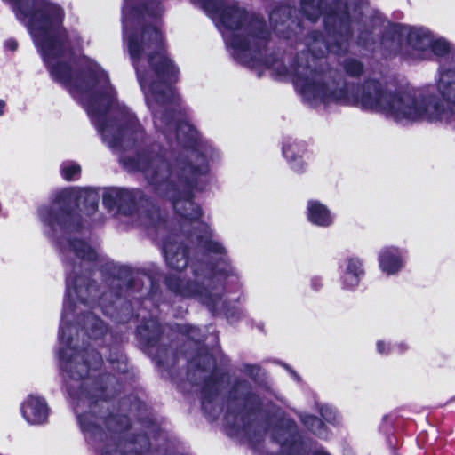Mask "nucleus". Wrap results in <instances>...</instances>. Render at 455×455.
<instances>
[{"mask_svg": "<svg viewBox=\"0 0 455 455\" xmlns=\"http://www.w3.org/2000/svg\"><path fill=\"white\" fill-rule=\"evenodd\" d=\"M59 339L65 344L58 351L59 359L68 363L66 371L69 378L79 381L78 386L68 384V393L73 399L88 404L89 410L77 415L82 431L89 434L94 442L103 443L100 455H147L151 448L147 433H135L130 437V443L140 444V449L123 451L120 448L118 435L131 428V421L125 414L111 412L108 405V401L122 392L119 379L108 372L91 376L92 371L102 365L101 354L89 345L82 349L72 347L73 339L66 336V327L60 328Z\"/></svg>", "mask_w": 455, "mask_h": 455, "instance_id": "nucleus-1", "label": "nucleus"}, {"mask_svg": "<svg viewBox=\"0 0 455 455\" xmlns=\"http://www.w3.org/2000/svg\"><path fill=\"white\" fill-rule=\"evenodd\" d=\"M292 82L302 95L323 104L360 106L395 121H434L440 119L444 112L443 104L432 96L417 99L404 91L391 92L372 78L362 84L349 83L337 72L320 75L308 63L295 61Z\"/></svg>", "mask_w": 455, "mask_h": 455, "instance_id": "nucleus-2", "label": "nucleus"}, {"mask_svg": "<svg viewBox=\"0 0 455 455\" xmlns=\"http://www.w3.org/2000/svg\"><path fill=\"white\" fill-rule=\"evenodd\" d=\"M173 133L183 148L195 153L196 163L185 156L168 162L143 148L135 156L124 157L123 164L131 171L143 172L155 192L168 199L180 217L193 222L203 216L201 206L195 202V191L203 192L207 185L204 178L210 172L209 160L206 154L197 149L200 138L193 124L180 120Z\"/></svg>", "mask_w": 455, "mask_h": 455, "instance_id": "nucleus-3", "label": "nucleus"}, {"mask_svg": "<svg viewBox=\"0 0 455 455\" xmlns=\"http://www.w3.org/2000/svg\"><path fill=\"white\" fill-rule=\"evenodd\" d=\"M125 39L132 64L143 92L161 107L176 103L174 85L180 68L167 55L164 35L156 26L144 23L126 28Z\"/></svg>", "mask_w": 455, "mask_h": 455, "instance_id": "nucleus-4", "label": "nucleus"}, {"mask_svg": "<svg viewBox=\"0 0 455 455\" xmlns=\"http://www.w3.org/2000/svg\"><path fill=\"white\" fill-rule=\"evenodd\" d=\"M220 20L228 30L236 31L244 28L245 34L233 33L229 44L234 50L235 60L243 66H265L271 68L275 58L267 55L271 32L263 18L252 15L237 4L227 5L220 16Z\"/></svg>", "mask_w": 455, "mask_h": 455, "instance_id": "nucleus-5", "label": "nucleus"}, {"mask_svg": "<svg viewBox=\"0 0 455 455\" xmlns=\"http://www.w3.org/2000/svg\"><path fill=\"white\" fill-rule=\"evenodd\" d=\"M302 15L311 23L323 17V27L326 35L333 39L325 44L324 35L319 29L311 30L307 37L312 43L323 44L326 50L337 55L349 52V43L354 36L353 17L347 2L328 7L327 0H299Z\"/></svg>", "mask_w": 455, "mask_h": 455, "instance_id": "nucleus-6", "label": "nucleus"}, {"mask_svg": "<svg viewBox=\"0 0 455 455\" xmlns=\"http://www.w3.org/2000/svg\"><path fill=\"white\" fill-rule=\"evenodd\" d=\"M81 204L86 214H94L99 207V196L95 193L83 196L80 190L65 188L55 195L49 205L39 207L37 212L42 223L53 232L81 233L84 228Z\"/></svg>", "mask_w": 455, "mask_h": 455, "instance_id": "nucleus-7", "label": "nucleus"}, {"mask_svg": "<svg viewBox=\"0 0 455 455\" xmlns=\"http://www.w3.org/2000/svg\"><path fill=\"white\" fill-rule=\"evenodd\" d=\"M105 273L109 277L121 282L110 298L106 300L100 298V306L104 315L117 324H125L133 320H138L143 312L149 314L150 310L145 306V299L137 297L135 291L138 286L132 267L125 265L108 263L105 266Z\"/></svg>", "mask_w": 455, "mask_h": 455, "instance_id": "nucleus-8", "label": "nucleus"}, {"mask_svg": "<svg viewBox=\"0 0 455 455\" xmlns=\"http://www.w3.org/2000/svg\"><path fill=\"white\" fill-rule=\"evenodd\" d=\"M102 203L108 210L116 209L124 216L138 215L155 229L166 222L157 204L140 188H109L103 193Z\"/></svg>", "mask_w": 455, "mask_h": 455, "instance_id": "nucleus-9", "label": "nucleus"}, {"mask_svg": "<svg viewBox=\"0 0 455 455\" xmlns=\"http://www.w3.org/2000/svg\"><path fill=\"white\" fill-rule=\"evenodd\" d=\"M225 417H232L231 427L249 433L263 411V402L252 384L244 378H235L225 395Z\"/></svg>", "mask_w": 455, "mask_h": 455, "instance_id": "nucleus-10", "label": "nucleus"}, {"mask_svg": "<svg viewBox=\"0 0 455 455\" xmlns=\"http://www.w3.org/2000/svg\"><path fill=\"white\" fill-rule=\"evenodd\" d=\"M135 337L140 348L148 353L159 368L172 371L179 362V352L172 347V339L165 335L164 326L153 317L146 318L137 325Z\"/></svg>", "mask_w": 455, "mask_h": 455, "instance_id": "nucleus-11", "label": "nucleus"}, {"mask_svg": "<svg viewBox=\"0 0 455 455\" xmlns=\"http://www.w3.org/2000/svg\"><path fill=\"white\" fill-rule=\"evenodd\" d=\"M68 43H59L56 40L46 42L44 47L39 48L41 57L51 78L64 87H68L73 83V68L68 61L59 59L65 56Z\"/></svg>", "mask_w": 455, "mask_h": 455, "instance_id": "nucleus-12", "label": "nucleus"}, {"mask_svg": "<svg viewBox=\"0 0 455 455\" xmlns=\"http://www.w3.org/2000/svg\"><path fill=\"white\" fill-rule=\"evenodd\" d=\"M163 283L168 291L182 299H211L212 293L204 283L168 274Z\"/></svg>", "mask_w": 455, "mask_h": 455, "instance_id": "nucleus-13", "label": "nucleus"}, {"mask_svg": "<svg viewBox=\"0 0 455 455\" xmlns=\"http://www.w3.org/2000/svg\"><path fill=\"white\" fill-rule=\"evenodd\" d=\"M198 230L200 234L196 235V241L202 249L208 253L220 255L217 262L221 263L223 267L216 270L217 275L225 277L234 275L235 267L231 265L230 259L227 255L228 251L221 243L212 239V231L210 226L204 221H200Z\"/></svg>", "mask_w": 455, "mask_h": 455, "instance_id": "nucleus-14", "label": "nucleus"}, {"mask_svg": "<svg viewBox=\"0 0 455 455\" xmlns=\"http://www.w3.org/2000/svg\"><path fill=\"white\" fill-rule=\"evenodd\" d=\"M271 437L274 443L281 446L276 455H294L297 448L303 445V440L299 435L297 426L292 419H287L277 423L272 429Z\"/></svg>", "mask_w": 455, "mask_h": 455, "instance_id": "nucleus-15", "label": "nucleus"}, {"mask_svg": "<svg viewBox=\"0 0 455 455\" xmlns=\"http://www.w3.org/2000/svg\"><path fill=\"white\" fill-rule=\"evenodd\" d=\"M68 291L73 290L78 301L91 305L100 296L97 282L89 275L70 273L66 279Z\"/></svg>", "mask_w": 455, "mask_h": 455, "instance_id": "nucleus-16", "label": "nucleus"}, {"mask_svg": "<svg viewBox=\"0 0 455 455\" xmlns=\"http://www.w3.org/2000/svg\"><path fill=\"white\" fill-rule=\"evenodd\" d=\"M113 101L114 93L110 90L96 91L90 95L88 113L92 118L99 119L97 127L104 137L108 126L106 116L112 108Z\"/></svg>", "mask_w": 455, "mask_h": 455, "instance_id": "nucleus-17", "label": "nucleus"}, {"mask_svg": "<svg viewBox=\"0 0 455 455\" xmlns=\"http://www.w3.org/2000/svg\"><path fill=\"white\" fill-rule=\"evenodd\" d=\"M163 253L167 266L181 272L189 264L190 248L186 243L172 241L170 237L163 241Z\"/></svg>", "mask_w": 455, "mask_h": 455, "instance_id": "nucleus-18", "label": "nucleus"}, {"mask_svg": "<svg viewBox=\"0 0 455 455\" xmlns=\"http://www.w3.org/2000/svg\"><path fill=\"white\" fill-rule=\"evenodd\" d=\"M228 377V373L220 370L218 367L212 369L210 374L206 376L202 384V408H206V403H212L220 394V385Z\"/></svg>", "mask_w": 455, "mask_h": 455, "instance_id": "nucleus-19", "label": "nucleus"}, {"mask_svg": "<svg viewBox=\"0 0 455 455\" xmlns=\"http://www.w3.org/2000/svg\"><path fill=\"white\" fill-rule=\"evenodd\" d=\"M101 81L109 83L108 75L104 71L97 69L92 65H86L77 70L75 87L79 92H90Z\"/></svg>", "mask_w": 455, "mask_h": 455, "instance_id": "nucleus-20", "label": "nucleus"}, {"mask_svg": "<svg viewBox=\"0 0 455 455\" xmlns=\"http://www.w3.org/2000/svg\"><path fill=\"white\" fill-rule=\"evenodd\" d=\"M21 413L30 424H43L49 415V408L43 397L29 395L21 405Z\"/></svg>", "mask_w": 455, "mask_h": 455, "instance_id": "nucleus-21", "label": "nucleus"}, {"mask_svg": "<svg viewBox=\"0 0 455 455\" xmlns=\"http://www.w3.org/2000/svg\"><path fill=\"white\" fill-rule=\"evenodd\" d=\"M147 104L151 109L154 125L165 139H171L175 129V111L172 108H165L159 111L152 107L150 100L147 97Z\"/></svg>", "mask_w": 455, "mask_h": 455, "instance_id": "nucleus-22", "label": "nucleus"}, {"mask_svg": "<svg viewBox=\"0 0 455 455\" xmlns=\"http://www.w3.org/2000/svg\"><path fill=\"white\" fill-rule=\"evenodd\" d=\"M141 132V125L134 116H128L122 120L112 135L109 144L113 148H121L124 146L125 137L136 140L139 132Z\"/></svg>", "mask_w": 455, "mask_h": 455, "instance_id": "nucleus-23", "label": "nucleus"}, {"mask_svg": "<svg viewBox=\"0 0 455 455\" xmlns=\"http://www.w3.org/2000/svg\"><path fill=\"white\" fill-rule=\"evenodd\" d=\"M306 215L307 220L317 227L328 228L334 222V216L330 209L318 200L307 201Z\"/></svg>", "mask_w": 455, "mask_h": 455, "instance_id": "nucleus-24", "label": "nucleus"}, {"mask_svg": "<svg viewBox=\"0 0 455 455\" xmlns=\"http://www.w3.org/2000/svg\"><path fill=\"white\" fill-rule=\"evenodd\" d=\"M378 260L382 272L388 275L396 274L403 266L401 251L393 246L382 249L379 253Z\"/></svg>", "mask_w": 455, "mask_h": 455, "instance_id": "nucleus-25", "label": "nucleus"}, {"mask_svg": "<svg viewBox=\"0 0 455 455\" xmlns=\"http://www.w3.org/2000/svg\"><path fill=\"white\" fill-rule=\"evenodd\" d=\"M305 150V145L295 140H287L283 145V156L297 173H303L306 170V164L303 160Z\"/></svg>", "mask_w": 455, "mask_h": 455, "instance_id": "nucleus-26", "label": "nucleus"}, {"mask_svg": "<svg viewBox=\"0 0 455 455\" xmlns=\"http://www.w3.org/2000/svg\"><path fill=\"white\" fill-rule=\"evenodd\" d=\"M346 269L341 276L342 283L346 288L357 287L365 275L363 260L358 257H349L346 260Z\"/></svg>", "mask_w": 455, "mask_h": 455, "instance_id": "nucleus-27", "label": "nucleus"}, {"mask_svg": "<svg viewBox=\"0 0 455 455\" xmlns=\"http://www.w3.org/2000/svg\"><path fill=\"white\" fill-rule=\"evenodd\" d=\"M405 28L400 23L389 22L380 36V44L388 50L398 48L404 35Z\"/></svg>", "mask_w": 455, "mask_h": 455, "instance_id": "nucleus-28", "label": "nucleus"}, {"mask_svg": "<svg viewBox=\"0 0 455 455\" xmlns=\"http://www.w3.org/2000/svg\"><path fill=\"white\" fill-rule=\"evenodd\" d=\"M84 328L89 338L93 339H101L108 331L106 323L92 312H85L83 315Z\"/></svg>", "mask_w": 455, "mask_h": 455, "instance_id": "nucleus-29", "label": "nucleus"}, {"mask_svg": "<svg viewBox=\"0 0 455 455\" xmlns=\"http://www.w3.org/2000/svg\"><path fill=\"white\" fill-rule=\"evenodd\" d=\"M68 243L70 250L77 258L90 262L97 260V251L84 240L80 238H69Z\"/></svg>", "mask_w": 455, "mask_h": 455, "instance_id": "nucleus-30", "label": "nucleus"}, {"mask_svg": "<svg viewBox=\"0 0 455 455\" xmlns=\"http://www.w3.org/2000/svg\"><path fill=\"white\" fill-rule=\"evenodd\" d=\"M190 363L200 371L206 372L212 367H217L214 356L206 347H199L196 355L191 358Z\"/></svg>", "mask_w": 455, "mask_h": 455, "instance_id": "nucleus-31", "label": "nucleus"}, {"mask_svg": "<svg viewBox=\"0 0 455 455\" xmlns=\"http://www.w3.org/2000/svg\"><path fill=\"white\" fill-rule=\"evenodd\" d=\"M304 427L313 435L319 438H326L328 435V427L325 423L317 416L307 414L300 419Z\"/></svg>", "mask_w": 455, "mask_h": 455, "instance_id": "nucleus-32", "label": "nucleus"}, {"mask_svg": "<svg viewBox=\"0 0 455 455\" xmlns=\"http://www.w3.org/2000/svg\"><path fill=\"white\" fill-rule=\"evenodd\" d=\"M135 15L147 14L152 18H159L164 13V7L159 1L148 0L132 7Z\"/></svg>", "mask_w": 455, "mask_h": 455, "instance_id": "nucleus-33", "label": "nucleus"}, {"mask_svg": "<svg viewBox=\"0 0 455 455\" xmlns=\"http://www.w3.org/2000/svg\"><path fill=\"white\" fill-rule=\"evenodd\" d=\"M431 39L421 29H411L407 34V43L415 50H425L428 47Z\"/></svg>", "mask_w": 455, "mask_h": 455, "instance_id": "nucleus-34", "label": "nucleus"}, {"mask_svg": "<svg viewBox=\"0 0 455 455\" xmlns=\"http://www.w3.org/2000/svg\"><path fill=\"white\" fill-rule=\"evenodd\" d=\"M107 360L112 365L113 369H116L118 372L125 373L128 371L126 357L123 354L119 346L109 349Z\"/></svg>", "mask_w": 455, "mask_h": 455, "instance_id": "nucleus-35", "label": "nucleus"}, {"mask_svg": "<svg viewBox=\"0 0 455 455\" xmlns=\"http://www.w3.org/2000/svg\"><path fill=\"white\" fill-rule=\"evenodd\" d=\"M137 422L151 434L159 435L161 432V426L154 410L145 415H140L137 419Z\"/></svg>", "mask_w": 455, "mask_h": 455, "instance_id": "nucleus-36", "label": "nucleus"}, {"mask_svg": "<svg viewBox=\"0 0 455 455\" xmlns=\"http://www.w3.org/2000/svg\"><path fill=\"white\" fill-rule=\"evenodd\" d=\"M343 68L346 74L350 77H360L364 72L363 62L355 58L345 59Z\"/></svg>", "mask_w": 455, "mask_h": 455, "instance_id": "nucleus-37", "label": "nucleus"}, {"mask_svg": "<svg viewBox=\"0 0 455 455\" xmlns=\"http://www.w3.org/2000/svg\"><path fill=\"white\" fill-rule=\"evenodd\" d=\"M357 44L364 49H368L375 44L373 30L367 26H363L358 29V35L356 38Z\"/></svg>", "mask_w": 455, "mask_h": 455, "instance_id": "nucleus-38", "label": "nucleus"}, {"mask_svg": "<svg viewBox=\"0 0 455 455\" xmlns=\"http://www.w3.org/2000/svg\"><path fill=\"white\" fill-rule=\"evenodd\" d=\"M82 168L76 163H69L60 168L61 177L67 181L77 180L81 177Z\"/></svg>", "mask_w": 455, "mask_h": 455, "instance_id": "nucleus-39", "label": "nucleus"}, {"mask_svg": "<svg viewBox=\"0 0 455 455\" xmlns=\"http://www.w3.org/2000/svg\"><path fill=\"white\" fill-rule=\"evenodd\" d=\"M227 5L226 0H204L200 8L207 13L218 14L220 17Z\"/></svg>", "mask_w": 455, "mask_h": 455, "instance_id": "nucleus-40", "label": "nucleus"}, {"mask_svg": "<svg viewBox=\"0 0 455 455\" xmlns=\"http://www.w3.org/2000/svg\"><path fill=\"white\" fill-rule=\"evenodd\" d=\"M428 47L438 57H444L451 52V45L444 39L431 40Z\"/></svg>", "mask_w": 455, "mask_h": 455, "instance_id": "nucleus-41", "label": "nucleus"}, {"mask_svg": "<svg viewBox=\"0 0 455 455\" xmlns=\"http://www.w3.org/2000/svg\"><path fill=\"white\" fill-rule=\"evenodd\" d=\"M162 291L159 284L156 281L151 278L150 280V287L147 296L139 295L142 299H145V304L150 302L151 304H155L158 302L161 299Z\"/></svg>", "mask_w": 455, "mask_h": 455, "instance_id": "nucleus-42", "label": "nucleus"}, {"mask_svg": "<svg viewBox=\"0 0 455 455\" xmlns=\"http://www.w3.org/2000/svg\"><path fill=\"white\" fill-rule=\"evenodd\" d=\"M132 406L133 407V410L135 411V415H136V419L140 416V415H145L147 414L148 412H150L151 411H153L152 407L149 406L146 402L140 400V398L136 397L132 402Z\"/></svg>", "mask_w": 455, "mask_h": 455, "instance_id": "nucleus-43", "label": "nucleus"}, {"mask_svg": "<svg viewBox=\"0 0 455 455\" xmlns=\"http://www.w3.org/2000/svg\"><path fill=\"white\" fill-rule=\"evenodd\" d=\"M377 351L380 355H389L392 352V348L383 340H379L376 344Z\"/></svg>", "mask_w": 455, "mask_h": 455, "instance_id": "nucleus-44", "label": "nucleus"}, {"mask_svg": "<svg viewBox=\"0 0 455 455\" xmlns=\"http://www.w3.org/2000/svg\"><path fill=\"white\" fill-rule=\"evenodd\" d=\"M446 360L445 355H438L432 359V365L435 368H443L445 366Z\"/></svg>", "mask_w": 455, "mask_h": 455, "instance_id": "nucleus-45", "label": "nucleus"}, {"mask_svg": "<svg viewBox=\"0 0 455 455\" xmlns=\"http://www.w3.org/2000/svg\"><path fill=\"white\" fill-rule=\"evenodd\" d=\"M180 331L189 338H193V335L198 331V329L190 324H184L180 328Z\"/></svg>", "mask_w": 455, "mask_h": 455, "instance_id": "nucleus-46", "label": "nucleus"}, {"mask_svg": "<svg viewBox=\"0 0 455 455\" xmlns=\"http://www.w3.org/2000/svg\"><path fill=\"white\" fill-rule=\"evenodd\" d=\"M4 47L8 51L15 52L18 49V42L14 38H9L4 42Z\"/></svg>", "mask_w": 455, "mask_h": 455, "instance_id": "nucleus-47", "label": "nucleus"}, {"mask_svg": "<svg viewBox=\"0 0 455 455\" xmlns=\"http://www.w3.org/2000/svg\"><path fill=\"white\" fill-rule=\"evenodd\" d=\"M311 284L313 289L315 291H318L323 286L322 281L318 277L313 278L311 281Z\"/></svg>", "mask_w": 455, "mask_h": 455, "instance_id": "nucleus-48", "label": "nucleus"}, {"mask_svg": "<svg viewBox=\"0 0 455 455\" xmlns=\"http://www.w3.org/2000/svg\"><path fill=\"white\" fill-rule=\"evenodd\" d=\"M408 347L403 344V343H400V344H397L395 345L393 348H392V351L393 350H397L399 353H403L407 350Z\"/></svg>", "mask_w": 455, "mask_h": 455, "instance_id": "nucleus-49", "label": "nucleus"}, {"mask_svg": "<svg viewBox=\"0 0 455 455\" xmlns=\"http://www.w3.org/2000/svg\"><path fill=\"white\" fill-rule=\"evenodd\" d=\"M5 107H6L5 101L3 100H0V116L4 114Z\"/></svg>", "mask_w": 455, "mask_h": 455, "instance_id": "nucleus-50", "label": "nucleus"}, {"mask_svg": "<svg viewBox=\"0 0 455 455\" xmlns=\"http://www.w3.org/2000/svg\"><path fill=\"white\" fill-rule=\"evenodd\" d=\"M191 267L193 269V274L196 277H199L201 274L199 273V270L197 267H196L194 265H191Z\"/></svg>", "mask_w": 455, "mask_h": 455, "instance_id": "nucleus-51", "label": "nucleus"}, {"mask_svg": "<svg viewBox=\"0 0 455 455\" xmlns=\"http://www.w3.org/2000/svg\"><path fill=\"white\" fill-rule=\"evenodd\" d=\"M255 369H256V367H255V366H253V365H248V366H247V373H248L249 375H252V374H253V371H254Z\"/></svg>", "mask_w": 455, "mask_h": 455, "instance_id": "nucleus-52", "label": "nucleus"}, {"mask_svg": "<svg viewBox=\"0 0 455 455\" xmlns=\"http://www.w3.org/2000/svg\"><path fill=\"white\" fill-rule=\"evenodd\" d=\"M313 455H330L327 451H315Z\"/></svg>", "mask_w": 455, "mask_h": 455, "instance_id": "nucleus-53", "label": "nucleus"}, {"mask_svg": "<svg viewBox=\"0 0 455 455\" xmlns=\"http://www.w3.org/2000/svg\"><path fill=\"white\" fill-rule=\"evenodd\" d=\"M204 0H190V2L196 6H199L203 4Z\"/></svg>", "mask_w": 455, "mask_h": 455, "instance_id": "nucleus-54", "label": "nucleus"}, {"mask_svg": "<svg viewBox=\"0 0 455 455\" xmlns=\"http://www.w3.org/2000/svg\"><path fill=\"white\" fill-rule=\"evenodd\" d=\"M321 414L327 421L331 422V419L326 417L323 409L321 410Z\"/></svg>", "mask_w": 455, "mask_h": 455, "instance_id": "nucleus-55", "label": "nucleus"}, {"mask_svg": "<svg viewBox=\"0 0 455 455\" xmlns=\"http://www.w3.org/2000/svg\"><path fill=\"white\" fill-rule=\"evenodd\" d=\"M450 402H451H451H455V395H454V396H452V397L450 399Z\"/></svg>", "mask_w": 455, "mask_h": 455, "instance_id": "nucleus-56", "label": "nucleus"}]
</instances>
